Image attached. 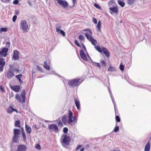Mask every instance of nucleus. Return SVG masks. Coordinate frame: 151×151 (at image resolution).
Wrapping results in <instances>:
<instances>
[{"label":"nucleus","instance_id":"f257e3e1","mask_svg":"<svg viewBox=\"0 0 151 151\" xmlns=\"http://www.w3.org/2000/svg\"><path fill=\"white\" fill-rule=\"evenodd\" d=\"M83 81L80 78H75L71 80H68V83L70 88H74L79 86Z\"/></svg>","mask_w":151,"mask_h":151},{"label":"nucleus","instance_id":"f03ea898","mask_svg":"<svg viewBox=\"0 0 151 151\" xmlns=\"http://www.w3.org/2000/svg\"><path fill=\"white\" fill-rule=\"evenodd\" d=\"M68 123L73 126L75 122H77V119L76 117L73 116V113L70 110H69L68 112Z\"/></svg>","mask_w":151,"mask_h":151},{"label":"nucleus","instance_id":"7ed1b4c3","mask_svg":"<svg viewBox=\"0 0 151 151\" xmlns=\"http://www.w3.org/2000/svg\"><path fill=\"white\" fill-rule=\"evenodd\" d=\"M25 95V90H23L21 95H19V94H16L15 97V99L19 102L22 103H24L26 99Z\"/></svg>","mask_w":151,"mask_h":151},{"label":"nucleus","instance_id":"20e7f679","mask_svg":"<svg viewBox=\"0 0 151 151\" xmlns=\"http://www.w3.org/2000/svg\"><path fill=\"white\" fill-rule=\"evenodd\" d=\"M87 30H89V33H85V35L87 38V39L90 41L92 44L95 46L97 42L96 40L94 39L93 38L91 35H92V33L91 31L89 29H86L83 30L84 31H86Z\"/></svg>","mask_w":151,"mask_h":151},{"label":"nucleus","instance_id":"39448f33","mask_svg":"<svg viewBox=\"0 0 151 151\" xmlns=\"http://www.w3.org/2000/svg\"><path fill=\"white\" fill-rule=\"evenodd\" d=\"M80 54L81 58L84 61H87L88 60L87 57L90 59L91 60V58L89 56L87 51H84L82 50L80 51Z\"/></svg>","mask_w":151,"mask_h":151},{"label":"nucleus","instance_id":"423d86ee","mask_svg":"<svg viewBox=\"0 0 151 151\" xmlns=\"http://www.w3.org/2000/svg\"><path fill=\"white\" fill-rule=\"evenodd\" d=\"M14 135L12 138V141L14 142H17L18 141V138L19 137L20 130L18 129H14Z\"/></svg>","mask_w":151,"mask_h":151},{"label":"nucleus","instance_id":"0eeeda50","mask_svg":"<svg viewBox=\"0 0 151 151\" xmlns=\"http://www.w3.org/2000/svg\"><path fill=\"white\" fill-rule=\"evenodd\" d=\"M20 28L22 30L25 32H27L29 30L28 26L26 20H24L21 21L20 24Z\"/></svg>","mask_w":151,"mask_h":151},{"label":"nucleus","instance_id":"6e6552de","mask_svg":"<svg viewBox=\"0 0 151 151\" xmlns=\"http://www.w3.org/2000/svg\"><path fill=\"white\" fill-rule=\"evenodd\" d=\"M95 47L96 49L100 52L101 53L103 52L105 55L107 57H109V52L108 50L105 47H102L101 48L100 47L98 46H95Z\"/></svg>","mask_w":151,"mask_h":151},{"label":"nucleus","instance_id":"1a4fd4ad","mask_svg":"<svg viewBox=\"0 0 151 151\" xmlns=\"http://www.w3.org/2000/svg\"><path fill=\"white\" fill-rule=\"evenodd\" d=\"M9 49L7 47H4L0 50V56L6 57L8 55Z\"/></svg>","mask_w":151,"mask_h":151},{"label":"nucleus","instance_id":"9d476101","mask_svg":"<svg viewBox=\"0 0 151 151\" xmlns=\"http://www.w3.org/2000/svg\"><path fill=\"white\" fill-rule=\"evenodd\" d=\"M48 129L50 132L55 131L57 132L58 131L57 126L54 124H51L49 125Z\"/></svg>","mask_w":151,"mask_h":151},{"label":"nucleus","instance_id":"9b49d317","mask_svg":"<svg viewBox=\"0 0 151 151\" xmlns=\"http://www.w3.org/2000/svg\"><path fill=\"white\" fill-rule=\"evenodd\" d=\"M5 64V59L0 57V72L3 71L4 67Z\"/></svg>","mask_w":151,"mask_h":151},{"label":"nucleus","instance_id":"f8f14e48","mask_svg":"<svg viewBox=\"0 0 151 151\" xmlns=\"http://www.w3.org/2000/svg\"><path fill=\"white\" fill-rule=\"evenodd\" d=\"M19 53L17 50H14L13 52V59L14 60H18L19 59Z\"/></svg>","mask_w":151,"mask_h":151},{"label":"nucleus","instance_id":"ddd939ff","mask_svg":"<svg viewBox=\"0 0 151 151\" xmlns=\"http://www.w3.org/2000/svg\"><path fill=\"white\" fill-rule=\"evenodd\" d=\"M60 141L62 145L65 147L66 146V134H63L62 136Z\"/></svg>","mask_w":151,"mask_h":151},{"label":"nucleus","instance_id":"4468645a","mask_svg":"<svg viewBox=\"0 0 151 151\" xmlns=\"http://www.w3.org/2000/svg\"><path fill=\"white\" fill-rule=\"evenodd\" d=\"M73 140L70 137H68L67 135V148L68 146L72 145L73 143Z\"/></svg>","mask_w":151,"mask_h":151},{"label":"nucleus","instance_id":"2eb2a0df","mask_svg":"<svg viewBox=\"0 0 151 151\" xmlns=\"http://www.w3.org/2000/svg\"><path fill=\"white\" fill-rule=\"evenodd\" d=\"M10 88L12 90L16 92H19L20 89V86L18 85L11 86Z\"/></svg>","mask_w":151,"mask_h":151},{"label":"nucleus","instance_id":"dca6fc26","mask_svg":"<svg viewBox=\"0 0 151 151\" xmlns=\"http://www.w3.org/2000/svg\"><path fill=\"white\" fill-rule=\"evenodd\" d=\"M26 147L25 145H19L17 148L18 151H26Z\"/></svg>","mask_w":151,"mask_h":151},{"label":"nucleus","instance_id":"f3484780","mask_svg":"<svg viewBox=\"0 0 151 151\" xmlns=\"http://www.w3.org/2000/svg\"><path fill=\"white\" fill-rule=\"evenodd\" d=\"M61 27L59 26L56 28V31L58 32V33H60L63 36H65V32L62 30H60Z\"/></svg>","mask_w":151,"mask_h":151},{"label":"nucleus","instance_id":"a211bd4d","mask_svg":"<svg viewBox=\"0 0 151 151\" xmlns=\"http://www.w3.org/2000/svg\"><path fill=\"white\" fill-rule=\"evenodd\" d=\"M14 76V74L13 72L12 71L9 70L7 72V78L9 79L11 78L12 77Z\"/></svg>","mask_w":151,"mask_h":151},{"label":"nucleus","instance_id":"6ab92c4d","mask_svg":"<svg viewBox=\"0 0 151 151\" xmlns=\"http://www.w3.org/2000/svg\"><path fill=\"white\" fill-rule=\"evenodd\" d=\"M58 3L60 5L63 6L64 7H66V1H65L59 0L58 1Z\"/></svg>","mask_w":151,"mask_h":151},{"label":"nucleus","instance_id":"aec40b11","mask_svg":"<svg viewBox=\"0 0 151 151\" xmlns=\"http://www.w3.org/2000/svg\"><path fill=\"white\" fill-rule=\"evenodd\" d=\"M150 147V144L149 142H148L145 147V151H149Z\"/></svg>","mask_w":151,"mask_h":151},{"label":"nucleus","instance_id":"412c9836","mask_svg":"<svg viewBox=\"0 0 151 151\" xmlns=\"http://www.w3.org/2000/svg\"><path fill=\"white\" fill-rule=\"evenodd\" d=\"M90 61L93 65L98 67L100 69L101 68V66L100 63L93 62L91 59Z\"/></svg>","mask_w":151,"mask_h":151},{"label":"nucleus","instance_id":"4be33fe9","mask_svg":"<svg viewBox=\"0 0 151 151\" xmlns=\"http://www.w3.org/2000/svg\"><path fill=\"white\" fill-rule=\"evenodd\" d=\"M14 109L12 106H10L8 108L7 111V112L9 114H10L13 111H14Z\"/></svg>","mask_w":151,"mask_h":151},{"label":"nucleus","instance_id":"5701e85b","mask_svg":"<svg viewBox=\"0 0 151 151\" xmlns=\"http://www.w3.org/2000/svg\"><path fill=\"white\" fill-rule=\"evenodd\" d=\"M25 129L27 132L29 133L30 134L31 132V127L28 125L26 124L25 125Z\"/></svg>","mask_w":151,"mask_h":151},{"label":"nucleus","instance_id":"b1692460","mask_svg":"<svg viewBox=\"0 0 151 151\" xmlns=\"http://www.w3.org/2000/svg\"><path fill=\"white\" fill-rule=\"evenodd\" d=\"M22 75H21V74H19V75H17L16 76V77L19 80L20 83L21 84H22L23 83V81L21 80V77H22Z\"/></svg>","mask_w":151,"mask_h":151},{"label":"nucleus","instance_id":"393cba45","mask_svg":"<svg viewBox=\"0 0 151 151\" xmlns=\"http://www.w3.org/2000/svg\"><path fill=\"white\" fill-rule=\"evenodd\" d=\"M75 104L77 107V109H80V103L79 101H78L76 99H75Z\"/></svg>","mask_w":151,"mask_h":151},{"label":"nucleus","instance_id":"a878e982","mask_svg":"<svg viewBox=\"0 0 151 151\" xmlns=\"http://www.w3.org/2000/svg\"><path fill=\"white\" fill-rule=\"evenodd\" d=\"M101 22L99 20V21L98 23L96 26V28L99 31H101Z\"/></svg>","mask_w":151,"mask_h":151},{"label":"nucleus","instance_id":"bb28decb","mask_svg":"<svg viewBox=\"0 0 151 151\" xmlns=\"http://www.w3.org/2000/svg\"><path fill=\"white\" fill-rule=\"evenodd\" d=\"M22 133L23 140L25 141L26 140L27 138L26 134L23 129V130L22 129Z\"/></svg>","mask_w":151,"mask_h":151},{"label":"nucleus","instance_id":"cd10ccee","mask_svg":"<svg viewBox=\"0 0 151 151\" xmlns=\"http://www.w3.org/2000/svg\"><path fill=\"white\" fill-rule=\"evenodd\" d=\"M108 90H109V94H110L111 97V99L112 100V101H113V104H114V107H115L116 104H115V102L114 101V97L112 96V94L111 93V91H110V90L109 89V88H108Z\"/></svg>","mask_w":151,"mask_h":151},{"label":"nucleus","instance_id":"c85d7f7f","mask_svg":"<svg viewBox=\"0 0 151 151\" xmlns=\"http://www.w3.org/2000/svg\"><path fill=\"white\" fill-rule=\"evenodd\" d=\"M118 3L122 7H123L125 5V3L123 1L118 0Z\"/></svg>","mask_w":151,"mask_h":151},{"label":"nucleus","instance_id":"c756f323","mask_svg":"<svg viewBox=\"0 0 151 151\" xmlns=\"http://www.w3.org/2000/svg\"><path fill=\"white\" fill-rule=\"evenodd\" d=\"M110 10L112 12L115 13H116L118 12L117 9L116 7H114L113 8H111L110 9Z\"/></svg>","mask_w":151,"mask_h":151},{"label":"nucleus","instance_id":"7c9ffc66","mask_svg":"<svg viewBox=\"0 0 151 151\" xmlns=\"http://www.w3.org/2000/svg\"><path fill=\"white\" fill-rule=\"evenodd\" d=\"M14 125L16 127H20V122L19 120H17L15 121Z\"/></svg>","mask_w":151,"mask_h":151},{"label":"nucleus","instance_id":"2f4dec72","mask_svg":"<svg viewBox=\"0 0 151 151\" xmlns=\"http://www.w3.org/2000/svg\"><path fill=\"white\" fill-rule=\"evenodd\" d=\"M44 67L47 70L50 69V67L49 66L47 65L46 61L45 62L44 65Z\"/></svg>","mask_w":151,"mask_h":151},{"label":"nucleus","instance_id":"473e14b6","mask_svg":"<svg viewBox=\"0 0 151 151\" xmlns=\"http://www.w3.org/2000/svg\"><path fill=\"white\" fill-rule=\"evenodd\" d=\"M79 39L81 42L84 41L85 39V37L83 35H80L79 37Z\"/></svg>","mask_w":151,"mask_h":151},{"label":"nucleus","instance_id":"72a5a7b5","mask_svg":"<svg viewBox=\"0 0 151 151\" xmlns=\"http://www.w3.org/2000/svg\"><path fill=\"white\" fill-rule=\"evenodd\" d=\"M108 70L110 72L115 71H116V69L114 67L110 66Z\"/></svg>","mask_w":151,"mask_h":151},{"label":"nucleus","instance_id":"f704fd0d","mask_svg":"<svg viewBox=\"0 0 151 151\" xmlns=\"http://www.w3.org/2000/svg\"><path fill=\"white\" fill-rule=\"evenodd\" d=\"M62 120L65 124H66V116L64 115L62 118Z\"/></svg>","mask_w":151,"mask_h":151},{"label":"nucleus","instance_id":"c9c22d12","mask_svg":"<svg viewBox=\"0 0 151 151\" xmlns=\"http://www.w3.org/2000/svg\"><path fill=\"white\" fill-rule=\"evenodd\" d=\"M135 0H127V3L129 5H132L134 2Z\"/></svg>","mask_w":151,"mask_h":151},{"label":"nucleus","instance_id":"e433bc0d","mask_svg":"<svg viewBox=\"0 0 151 151\" xmlns=\"http://www.w3.org/2000/svg\"><path fill=\"white\" fill-rule=\"evenodd\" d=\"M8 30V29L6 28H1L0 29V32H6Z\"/></svg>","mask_w":151,"mask_h":151},{"label":"nucleus","instance_id":"4c0bfd02","mask_svg":"<svg viewBox=\"0 0 151 151\" xmlns=\"http://www.w3.org/2000/svg\"><path fill=\"white\" fill-rule=\"evenodd\" d=\"M100 63L101 64V66L102 67H105L106 65V63L105 61L103 60H101L100 61Z\"/></svg>","mask_w":151,"mask_h":151},{"label":"nucleus","instance_id":"58836bf2","mask_svg":"<svg viewBox=\"0 0 151 151\" xmlns=\"http://www.w3.org/2000/svg\"><path fill=\"white\" fill-rule=\"evenodd\" d=\"M119 68L120 70L122 71L124 70V66L122 63H121V64L120 65Z\"/></svg>","mask_w":151,"mask_h":151},{"label":"nucleus","instance_id":"ea45409f","mask_svg":"<svg viewBox=\"0 0 151 151\" xmlns=\"http://www.w3.org/2000/svg\"><path fill=\"white\" fill-rule=\"evenodd\" d=\"M9 98L10 99L13 97L14 96V93L12 91H11L10 93L9 94Z\"/></svg>","mask_w":151,"mask_h":151},{"label":"nucleus","instance_id":"a19ab883","mask_svg":"<svg viewBox=\"0 0 151 151\" xmlns=\"http://www.w3.org/2000/svg\"><path fill=\"white\" fill-rule=\"evenodd\" d=\"M119 127L118 126H116L115 127V128L114 129V131L115 132H117L119 130Z\"/></svg>","mask_w":151,"mask_h":151},{"label":"nucleus","instance_id":"79ce46f5","mask_svg":"<svg viewBox=\"0 0 151 151\" xmlns=\"http://www.w3.org/2000/svg\"><path fill=\"white\" fill-rule=\"evenodd\" d=\"M94 6L98 9H100L101 8V6L99 5L96 3L94 4Z\"/></svg>","mask_w":151,"mask_h":151},{"label":"nucleus","instance_id":"37998d69","mask_svg":"<svg viewBox=\"0 0 151 151\" xmlns=\"http://www.w3.org/2000/svg\"><path fill=\"white\" fill-rule=\"evenodd\" d=\"M0 91L3 92H5V90L4 87L1 85L0 86Z\"/></svg>","mask_w":151,"mask_h":151},{"label":"nucleus","instance_id":"c03bdc74","mask_svg":"<svg viewBox=\"0 0 151 151\" xmlns=\"http://www.w3.org/2000/svg\"><path fill=\"white\" fill-rule=\"evenodd\" d=\"M73 5L72 7H74L76 5V0H72Z\"/></svg>","mask_w":151,"mask_h":151},{"label":"nucleus","instance_id":"a18cd8bd","mask_svg":"<svg viewBox=\"0 0 151 151\" xmlns=\"http://www.w3.org/2000/svg\"><path fill=\"white\" fill-rule=\"evenodd\" d=\"M58 125L59 126H60L61 127H63V123L60 121L58 122Z\"/></svg>","mask_w":151,"mask_h":151},{"label":"nucleus","instance_id":"49530a36","mask_svg":"<svg viewBox=\"0 0 151 151\" xmlns=\"http://www.w3.org/2000/svg\"><path fill=\"white\" fill-rule=\"evenodd\" d=\"M116 121L118 122H119L120 121V119L118 116H116Z\"/></svg>","mask_w":151,"mask_h":151},{"label":"nucleus","instance_id":"de8ad7c7","mask_svg":"<svg viewBox=\"0 0 151 151\" xmlns=\"http://www.w3.org/2000/svg\"><path fill=\"white\" fill-rule=\"evenodd\" d=\"M17 16L16 15H14L12 18V21L13 22H15L17 18Z\"/></svg>","mask_w":151,"mask_h":151},{"label":"nucleus","instance_id":"09e8293b","mask_svg":"<svg viewBox=\"0 0 151 151\" xmlns=\"http://www.w3.org/2000/svg\"><path fill=\"white\" fill-rule=\"evenodd\" d=\"M75 44L78 46L80 47V45L79 43L78 42L77 40H75Z\"/></svg>","mask_w":151,"mask_h":151},{"label":"nucleus","instance_id":"8fccbe9b","mask_svg":"<svg viewBox=\"0 0 151 151\" xmlns=\"http://www.w3.org/2000/svg\"><path fill=\"white\" fill-rule=\"evenodd\" d=\"M36 148L37 149L40 150L41 149V147L40 145L37 144L36 146Z\"/></svg>","mask_w":151,"mask_h":151},{"label":"nucleus","instance_id":"3c124183","mask_svg":"<svg viewBox=\"0 0 151 151\" xmlns=\"http://www.w3.org/2000/svg\"><path fill=\"white\" fill-rule=\"evenodd\" d=\"M10 43L9 42H7L6 43V46L8 47H10Z\"/></svg>","mask_w":151,"mask_h":151},{"label":"nucleus","instance_id":"603ef678","mask_svg":"<svg viewBox=\"0 0 151 151\" xmlns=\"http://www.w3.org/2000/svg\"><path fill=\"white\" fill-rule=\"evenodd\" d=\"M82 147V145H78L77 147L76 148V150H78L80 148H81Z\"/></svg>","mask_w":151,"mask_h":151},{"label":"nucleus","instance_id":"864d4df0","mask_svg":"<svg viewBox=\"0 0 151 151\" xmlns=\"http://www.w3.org/2000/svg\"><path fill=\"white\" fill-rule=\"evenodd\" d=\"M37 69L39 71H42V68L40 67L39 66V65L37 66Z\"/></svg>","mask_w":151,"mask_h":151},{"label":"nucleus","instance_id":"5fc2aeb1","mask_svg":"<svg viewBox=\"0 0 151 151\" xmlns=\"http://www.w3.org/2000/svg\"><path fill=\"white\" fill-rule=\"evenodd\" d=\"M81 46H82V47L84 49V50L83 51H87L86 50V48L85 45H84V44H81Z\"/></svg>","mask_w":151,"mask_h":151},{"label":"nucleus","instance_id":"6e6d98bb","mask_svg":"<svg viewBox=\"0 0 151 151\" xmlns=\"http://www.w3.org/2000/svg\"><path fill=\"white\" fill-rule=\"evenodd\" d=\"M19 3V1L18 0H15L13 2V4H17Z\"/></svg>","mask_w":151,"mask_h":151},{"label":"nucleus","instance_id":"4d7b16f0","mask_svg":"<svg viewBox=\"0 0 151 151\" xmlns=\"http://www.w3.org/2000/svg\"><path fill=\"white\" fill-rule=\"evenodd\" d=\"M1 1L5 3H7L10 0H1Z\"/></svg>","mask_w":151,"mask_h":151},{"label":"nucleus","instance_id":"13d9d810","mask_svg":"<svg viewBox=\"0 0 151 151\" xmlns=\"http://www.w3.org/2000/svg\"><path fill=\"white\" fill-rule=\"evenodd\" d=\"M93 22L94 23V24H96L97 23V21L96 19L95 18H93Z\"/></svg>","mask_w":151,"mask_h":151},{"label":"nucleus","instance_id":"bf43d9fd","mask_svg":"<svg viewBox=\"0 0 151 151\" xmlns=\"http://www.w3.org/2000/svg\"><path fill=\"white\" fill-rule=\"evenodd\" d=\"M15 13L16 15H18L19 14V11L18 10H16L15 11Z\"/></svg>","mask_w":151,"mask_h":151},{"label":"nucleus","instance_id":"052dcab7","mask_svg":"<svg viewBox=\"0 0 151 151\" xmlns=\"http://www.w3.org/2000/svg\"><path fill=\"white\" fill-rule=\"evenodd\" d=\"M66 127H64L63 129V131L65 133H66Z\"/></svg>","mask_w":151,"mask_h":151},{"label":"nucleus","instance_id":"680f3d73","mask_svg":"<svg viewBox=\"0 0 151 151\" xmlns=\"http://www.w3.org/2000/svg\"><path fill=\"white\" fill-rule=\"evenodd\" d=\"M14 111H15L17 113L18 112V111L16 109H14Z\"/></svg>","mask_w":151,"mask_h":151},{"label":"nucleus","instance_id":"e2e57ef3","mask_svg":"<svg viewBox=\"0 0 151 151\" xmlns=\"http://www.w3.org/2000/svg\"><path fill=\"white\" fill-rule=\"evenodd\" d=\"M84 150V148H82L81 149V150L80 151H83Z\"/></svg>","mask_w":151,"mask_h":151},{"label":"nucleus","instance_id":"0e129e2a","mask_svg":"<svg viewBox=\"0 0 151 151\" xmlns=\"http://www.w3.org/2000/svg\"><path fill=\"white\" fill-rule=\"evenodd\" d=\"M42 127H45V126L44 124H43L42 125Z\"/></svg>","mask_w":151,"mask_h":151},{"label":"nucleus","instance_id":"69168bd1","mask_svg":"<svg viewBox=\"0 0 151 151\" xmlns=\"http://www.w3.org/2000/svg\"><path fill=\"white\" fill-rule=\"evenodd\" d=\"M35 128H36V129H38V128H37V127H36V125H35Z\"/></svg>","mask_w":151,"mask_h":151},{"label":"nucleus","instance_id":"338daca9","mask_svg":"<svg viewBox=\"0 0 151 151\" xmlns=\"http://www.w3.org/2000/svg\"><path fill=\"white\" fill-rule=\"evenodd\" d=\"M28 3L30 5H31V3H30V2H29Z\"/></svg>","mask_w":151,"mask_h":151},{"label":"nucleus","instance_id":"774afa93","mask_svg":"<svg viewBox=\"0 0 151 151\" xmlns=\"http://www.w3.org/2000/svg\"><path fill=\"white\" fill-rule=\"evenodd\" d=\"M16 70L17 71V72H19V70L18 69H17V70Z\"/></svg>","mask_w":151,"mask_h":151}]
</instances>
